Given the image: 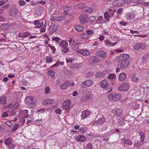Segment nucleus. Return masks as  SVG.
<instances>
[{
    "label": "nucleus",
    "mask_w": 149,
    "mask_h": 149,
    "mask_svg": "<svg viewBox=\"0 0 149 149\" xmlns=\"http://www.w3.org/2000/svg\"><path fill=\"white\" fill-rule=\"evenodd\" d=\"M100 86L104 89L107 90H109L108 92H109L112 91V88L110 87V85L108 83L107 80H105L101 81L100 83Z\"/></svg>",
    "instance_id": "nucleus-1"
},
{
    "label": "nucleus",
    "mask_w": 149,
    "mask_h": 149,
    "mask_svg": "<svg viewBox=\"0 0 149 149\" xmlns=\"http://www.w3.org/2000/svg\"><path fill=\"white\" fill-rule=\"evenodd\" d=\"M26 104L30 108H33L35 106V102L34 100L31 96H29L26 98Z\"/></svg>",
    "instance_id": "nucleus-2"
},
{
    "label": "nucleus",
    "mask_w": 149,
    "mask_h": 149,
    "mask_svg": "<svg viewBox=\"0 0 149 149\" xmlns=\"http://www.w3.org/2000/svg\"><path fill=\"white\" fill-rule=\"evenodd\" d=\"M108 97L110 100L114 101H117L121 99V95L120 94L118 93L114 95L111 94L108 95Z\"/></svg>",
    "instance_id": "nucleus-3"
},
{
    "label": "nucleus",
    "mask_w": 149,
    "mask_h": 149,
    "mask_svg": "<svg viewBox=\"0 0 149 149\" xmlns=\"http://www.w3.org/2000/svg\"><path fill=\"white\" fill-rule=\"evenodd\" d=\"M79 20L81 24L83 25L87 23L88 16L85 14H82L80 15Z\"/></svg>",
    "instance_id": "nucleus-4"
},
{
    "label": "nucleus",
    "mask_w": 149,
    "mask_h": 149,
    "mask_svg": "<svg viewBox=\"0 0 149 149\" xmlns=\"http://www.w3.org/2000/svg\"><path fill=\"white\" fill-rule=\"evenodd\" d=\"M111 113L114 116L120 117L122 115L123 111L121 109L115 108L112 110Z\"/></svg>",
    "instance_id": "nucleus-5"
},
{
    "label": "nucleus",
    "mask_w": 149,
    "mask_h": 149,
    "mask_svg": "<svg viewBox=\"0 0 149 149\" xmlns=\"http://www.w3.org/2000/svg\"><path fill=\"white\" fill-rule=\"evenodd\" d=\"M129 85L127 83H125L122 84L118 88L120 91H127L129 90Z\"/></svg>",
    "instance_id": "nucleus-6"
},
{
    "label": "nucleus",
    "mask_w": 149,
    "mask_h": 149,
    "mask_svg": "<svg viewBox=\"0 0 149 149\" xmlns=\"http://www.w3.org/2000/svg\"><path fill=\"white\" fill-rule=\"evenodd\" d=\"M96 55L102 59H105L107 56V54L104 52L102 50L97 51L95 53Z\"/></svg>",
    "instance_id": "nucleus-7"
},
{
    "label": "nucleus",
    "mask_w": 149,
    "mask_h": 149,
    "mask_svg": "<svg viewBox=\"0 0 149 149\" xmlns=\"http://www.w3.org/2000/svg\"><path fill=\"white\" fill-rule=\"evenodd\" d=\"M129 63L130 62L127 60L120 61L118 64V66L120 67L121 69H123L128 66Z\"/></svg>",
    "instance_id": "nucleus-8"
},
{
    "label": "nucleus",
    "mask_w": 149,
    "mask_h": 149,
    "mask_svg": "<svg viewBox=\"0 0 149 149\" xmlns=\"http://www.w3.org/2000/svg\"><path fill=\"white\" fill-rule=\"evenodd\" d=\"M145 44L142 42L136 43L133 46V48L136 50H138L140 49H143L145 48Z\"/></svg>",
    "instance_id": "nucleus-9"
},
{
    "label": "nucleus",
    "mask_w": 149,
    "mask_h": 149,
    "mask_svg": "<svg viewBox=\"0 0 149 149\" xmlns=\"http://www.w3.org/2000/svg\"><path fill=\"white\" fill-rule=\"evenodd\" d=\"M93 84V80L90 79L87 80L85 81H83L81 84V86L82 88H85L86 86L89 87L91 86Z\"/></svg>",
    "instance_id": "nucleus-10"
},
{
    "label": "nucleus",
    "mask_w": 149,
    "mask_h": 149,
    "mask_svg": "<svg viewBox=\"0 0 149 149\" xmlns=\"http://www.w3.org/2000/svg\"><path fill=\"white\" fill-rule=\"evenodd\" d=\"M76 52L84 56H88L91 54L89 51L85 49H83L76 50Z\"/></svg>",
    "instance_id": "nucleus-11"
},
{
    "label": "nucleus",
    "mask_w": 149,
    "mask_h": 149,
    "mask_svg": "<svg viewBox=\"0 0 149 149\" xmlns=\"http://www.w3.org/2000/svg\"><path fill=\"white\" fill-rule=\"evenodd\" d=\"M105 118L104 117L100 118L98 120L95 122L94 123L97 126H100L102 125L103 123L105 121Z\"/></svg>",
    "instance_id": "nucleus-12"
},
{
    "label": "nucleus",
    "mask_w": 149,
    "mask_h": 149,
    "mask_svg": "<svg viewBox=\"0 0 149 149\" xmlns=\"http://www.w3.org/2000/svg\"><path fill=\"white\" fill-rule=\"evenodd\" d=\"M100 61V59L97 56H94L90 57L89 58V62L90 63H98Z\"/></svg>",
    "instance_id": "nucleus-13"
},
{
    "label": "nucleus",
    "mask_w": 149,
    "mask_h": 149,
    "mask_svg": "<svg viewBox=\"0 0 149 149\" xmlns=\"http://www.w3.org/2000/svg\"><path fill=\"white\" fill-rule=\"evenodd\" d=\"M19 12L18 9L14 8L11 10L9 11V15L11 16L15 17L17 16Z\"/></svg>",
    "instance_id": "nucleus-14"
},
{
    "label": "nucleus",
    "mask_w": 149,
    "mask_h": 149,
    "mask_svg": "<svg viewBox=\"0 0 149 149\" xmlns=\"http://www.w3.org/2000/svg\"><path fill=\"white\" fill-rule=\"evenodd\" d=\"M129 56L126 54H121L117 58L118 60L119 59L120 61H123L127 60L129 58Z\"/></svg>",
    "instance_id": "nucleus-15"
},
{
    "label": "nucleus",
    "mask_w": 149,
    "mask_h": 149,
    "mask_svg": "<svg viewBox=\"0 0 149 149\" xmlns=\"http://www.w3.org/2000/svg\"><path fill=\"white\" fill-rule=\"evenodd\" d=\"M76 141L78 142L85 141L86 140V138L84 135H79L75 138Z\"/></svg>",
    "instance_id": "nucleus-16"
},
{
    "label": "nucleus",
    "mask_w": 149,
    "mask_h": 149,
    "mask_svg": "<svg viewBox=\"0 0 149 149\" xmlns=\"http://www.w3.org/2000/svg\"><path fill=\"white\" fill-rule=\"evenodd\" d=\"M135 16L134 13L133 12H127L125 15V17L127 20H130L132 19Z\"/></svg>",
    "instance_id": "nucleus-17"
},
{
    "label": "nucleus",
    "mask_w": 149,
    "mask_h": 149,
    "mask_svg": "<svg viewBox=\"0 0 149 149\" xmlns=\"http://www.w3.org/2000/svg\"><path fill=\"white\" fill-rule=\"evenodd\" d=\"M90 114V112L88 109L83 111L81 115V119H85L89 116Z\"/></svg>",
    "instance_id": "nucleus-18"
},
{
    "label": "nucleus",
    "mask_w": 149,
    "mask_h": 149,
    "mask_svg": "<svg viewBox=\"0 0 149 149\" xmlns=\"http://www.w3.org/2000/svg\"><path fill=\"white\" fill-rule=\"evenodd\" d=\"M57 27L54 25H52L51 26L49 29V34L52 35L53 33L56 31L57 30Z\"/></svg>",
    "instance_id": "nucleus-19"
},
{
    "label": "nucleus",
    "mask_w": 149,
    "mask_h": 149,
    "mask_svg": "<svg viewBox=\"0 0 149 149\" xmlns=\"http://www.w3.org/2000/svg\"><path fill=\"white\" fill-rule=\"evenodd\" d=\"M92 97V93L91 91H89V94L87 95L86 94H85L84 95L82 96L81 99L83 101H86L88 100Z\"/></svg>",
    "instance_id": "nucleus-20"
},
{
    "label": "nucleus",
    "mask_w": 149,
    "mask_h": 149,
    "mask_svg": "<svg viewBox=\"0 0 149 149\" xmlns=\"http://www.w3.org/2000/svg\"><path fill=\"white\" fill-rule=\"evenodd\" d=\"M34 24L37 25L36 26L35 28H40L43 25V22H41L39 20H36L33 22Z\"/></svg>",
    "instance_id": "nucleus-21"
},
{
    "label": "nucleus",
    "mask_w": 149,
    "mask_h": 149,
    "mask_svg": "<svg viewBox=\"0 0 149 149\" xmlns=\"http://www.w3.org/2000/svg\"><path fill=\"white\" fill-rule=\"evenodd\" d=\"M69 81H66L64 84L60 86V88L62 90H65L69 88Z\"/></svg>",
    "instance_id": "nucleus-22"
},
{
    "label": "nucleus",
    "mask_w": 149,
    "mask_h": 149,
    "mask_svg": "<svg viewBox=\"0 0 149 149\" xmlns=\"http://www.w3.org/2000/svg\"><path fill=\"white\" fill-rule=\"evenodd\" d=\"M58 45L62 48L66 45H68V43L67 42L64 40H62L57 42Z\"/></svg>",
    "instance_id": "nucleus-23"
},
{
    "label": "nucleus",
    "mask_w": 149,
    "mask_h": 149,
    "mask_svg": "<svg viewBox=\"0 0 149 149\" xmlns=\"http://www.w3.org/2000/svg\"><path fill=\"white\" fill-rule=\"evenodd\" d=\"M54 100H53L49 99L44 100L42 102V104L45 105H49L51 104L52 103L54 102Z\"/></svg>",
    "instance_id": "nucleus-24"
},
{
    "label": "nucleus",
    "mask_w": 149,
    "mask_h": 149,
    "mask_svg": "<svg viewBox=\"0 0 149 149\" xmlns=\"http://www.w3.org/2000/svg\"><path fill=\"white\" fill-rule=\"evenodd\" d=\"M126 78V74L125 73H122L120 74L119 76L118 79L121 81H123Z\"/></svg>",
    "instance_id": "nucleus-25"
},
{
    "label": "nucleus",
    "mask_w": 149,
    "mask_h": 149,
    "mask_svg": "<svg viewBox=\"0 0 149 149\" xmlns=\"http://www.w3.org/2000/svg\"><path fill=\"white\" fill-rule=\"evenodd\" d=\"M143 143V141L141 140L139 141H136L134 144V146L136 147L137 148H140L142 147V145Z\"/></svg>",
    "instance_id": "nucleus-26"
},
{
    "label": "nucleus",
    "mask_w": 149,
    "mask_h": 149,
    "mask_svg": "<svg viewBox=\"0 0 149 149\" xmlns=\"http://www.w3.org/2000/svg\"><path fill=\"white\" fill-rule=\"evenodd\" d=\"M105 73H106V72H98L95 74V77L97 78L104 77V76Z\"/></svg>",
    "instance_id": "nucleus-27"
},
{
    "label": "nucleus",
    "mask_w": 149,
    "mask_h": 149,
    "mask_svg": "<svg viewBox=\"0 0 149 149\" xmlns=\"http://www.w3.org/2000/svg\"><path fill=\"white\" fill-rule=\"evenodd\" d=\"M71 102L70 100H68L65 101L63 103L62 107L65 109H67V107H68L70 104Z\"/></svg>",
    "instance_id": "nucleus-28"
},
{
    "label": "nucleus",
    "mask_w": 149,
    "mask_h": 149,
    "mask_svg": "<svg viewBox=\"0 0 149 149\" xmlns=\"http://www.w3.org/2000/svg\"><path fill=\"white\" fill-rule=\"evenodd\" d=\"M61 51L63 53H67L70 51V49L68 47V45H66L62 48H61Z\"/></svg>",
    "instance_id": "nucleus-29"
},
{
    "label": "nucleus",
    "mask_w": 149,
    "mask_h": 149,
    "mask_svg": "<svg viewBox=\"0 0 149 149\" xmlns=\"http://www.w3.org/2000/svg\"><path fill=\"white\" fill-rule=\"evenodd\" d=\"M54 60L51 56H47L45 58V62L46 63H51Z\"/></svg>",
    "instance_id": "nucleus-30"
},
{
    "label": "nucleus",
    "mask_w": 149,
    "mask_h": 149,
    "mask_svg": "<svg viewBox=\"0 0 149 149\" xmlns=\"http://www.w3.org/2000/svg\"><path fill=\"white\" fill-rule=\"evenodd\" d=\"M124 143L127 146H130L132 143V141L127 138L125 137L124 138Z\"/></svg>",
    "instance_id": "nucleus-31"
},
{
    "label": "nucleus",
    "mask_w": 149,
    "mask_h": 149,
    "mask_svg": "<svg viewBox=\"0 0 149 149\" xmlns=\"http://www.w3.org/2000/svg\"><path fill=\"white\" fill-rule=\"evenodd\" d=\"M79 44L77 42H74L70 45L71 48L72 49H77L79 47Z\"/></svg>",
    "instance_id": "nucleus-32"
},
{
    "label": "nucleus",
    "mask_w": 149,
    "mask_h": 149,
    "mask_svg": "<svg viewBox=\"0 0 149 149\" xmlns=\"http://www.w3.org/2000/svg\"><path fill=\"white\" fill-rule=\"evenodd\" d=\"M104 19H105L106 21L107 22H109L110 21V19L109 18H111V16H109V14L106 11L104 13Z\"/></svg>",
    "instance_id": "nucleus-33"
},
{
    "label": "nucleus",
    "mask_w": 149,
    "mask_h": 149,
    "mask_svg": "<svg viewBox=\"0 0 149 149\" xmlns=\"http://www.w3.org/2000/svg\"><path fill=\"white\" fill-rule=\"evenodd\" d=\"M0 103L1 104L3 105L6 104V97L3 96L0 98Z\"/></svg>",
    "instance_id": "nucleus-34"
},
{
    "label": "nucleus",
    "mask_w": 149,
    "mask_h": 149,
    "mask_svg": "<svg viewBox=\"0 0 149 149\" xmlns=\"http://www.w3.org/2000/svg\"><path fill=\"white\" fill-rule=\"evenodd\" d=\"M117 121L118 125H119V126H122L124 124V119L122 118L118 119Z\"/></svg>",
    "instance_id": "nucleus-35"
},
{
    "label": "nucleus",
    "mask_w": 149,
    "mask_h": 149,
    "mask_svg": "<svg viewBox=\"0 0 149 149\" xmlns=\"http://www.w3.org/2000/svg\"><path fill=\"white\" fill-rule=\"evenodd\" d=\"M12 139L11 138H9L6 139L5 141L4 142L6 144L7 146L9 145L11 142H12Z\"/></svg>",
    "instance_id": "nucleus-36"
},
{
    "label": "nucleus",
    "mask_w": 149,
    "mask_h": 149,
    "mask_svg": "<svg viewBox=\"0 0 149 149\" xmlns=\"http://www.w3.org/2000/svg\"><path fill=\"white\" fill-rule=\"evenodd\" d=\"M47 46L50 48L51 50L52 51V53L53 54L55 53L56 49L54 46H52L50 44H48L47 45Z\"/></svg>",
    "instance_id": "nucleus-37"
},
{
    "label": "nucleus",
    "mask_w": 149,
    "mask_h": 149,
    "mask_svg": "<svg viewBox=\"0 0 149 149\" xmlns=\"http://www.w3.org/2000/svg\"><path fill=\"white\" fill-rule=\"evenodd\" d=\"M144 3V0H138L134 1L133 3L135 4H142Z\"/></svg>",
    "instance_id": "nucleus-38"
},
{
    "label": "nucleus",
    "mask_w": 149,
    "mask_h": 149,
    "mask_svg": "<svg viewBox=\"0 0 149 149\" xmlns=\"http://www.w3.org/2000/svg\"><path fill=\"white\" fill-rule=\"evenodd\" d=\"M65 18L64 16H61L58 17L56 16V20L58 21H61L64 20Z\"/></svg>",
    "instance_id": "nucleus-39"
},
{
    "label": "nucleus",
    "mask_w": 149,
    "mask_h": 149,
    "mask_svg": "<svg viewBox=\"0 0 149 149\" xmlns=\"http://www.w3.org/2000/svg\"><path fill=\"white\" fill-rule=\"evenodd\" d=\"M93 9L91 8L86 7L84 9V12L88 13H91L92 12Z\"/></svg>",
    "instance_id": "nucleus-40"
},
{
    "label": "nucleus",
    "mask_w": 149,
    "mask_h": 149,
    "mask_svg": "<svg viewBox=\"0 0 149 149\" xmlns=\"http://www.w3.org/2000/svg\"><path fill=\"white\" fill-rule=\"evenodd\" d=\"M22 113L24 115L23 116L24 118H26L29 116V115L28 114V111L27 110H25L23 111Z\"/></svg>",
    "instance_id": "nucleus-41"
},
{
    "label": "nucleus",
    "mask_w": 149,
    "mask_h": 149,
    "mask_svg": "<svg viewBox=\"0 0 149 149\" xmlns=\"http://www.w3.org/2000/svg\"><path fill=\"white\" fill-rule=\"evenodd\" d=\"M103 16H100L97 20L96 21H97L98 23H104L105 22V21L104 20H103Z\"/></svg>",
    "instance_id": "nucleus-42"
},
{
    "label": "nucleus",
    "mask_w": 149,
    "mask_h": 149,
    "mask_svg": "<svg viewBox=\"0 0 149 149\" xmlns=\"http://www.w3.org/2000/svg\"><path fill=\"white\" fill-rule=\"evenodd\" d=\"M48 73L49 75L52 76H54L55 74L54 70L51 69L48 71Z\"/></svg>",
    "instance_id": "nucleus-43"
},
{
    "label": "nucleus",
    "mask_w": 149,
    "mask_h": 149,
    "mask_svg": "<svg viewBox=\"0 0 149 149\" xmlns=\"http://www.w3.org/2000/svg\"><path fill=\"white\" fill-rule=\"evenodd\" d=\"M75 29L77 31H81L84 30L83 28L81 26L78 25L75 27Z\"/></svg>",
    "instance_id": "nucleus-44"
},
{
    "label": "nucleus",
    "mask_w": 149,
    "mask_h": 149,
    "mask_svg": "<svg viewBox=\"0 0 149 149\" xmlns=\"http://www.w3.org/2000/svg\"><path fill=\"white\" fill-rule=\"evenodd\" d=\"M141 139V141L143 142L144 140L145 135L141 131H140L139 132Z\"/></svg>",
    "instance_id": "nucleus-45"
},
{
    "label": "nucleus",
    "mask_w": 149,
    "mask_h": 149,
    "mask_svg": "<svg viewBox=\"0 0 149 149\" xmlns=\"http://www.w3.org/2000/svg\"><path fill=\"white\" fill-rule=\"evenodd\" d=\"M79 130L82 134L85 133L87 129L85 127L83 126L79 128Z\"/></svg>",
    "instance_id": "nucleus-46"
},
{
    "label": "nucleus",
    "mask_w": 149,
    "mask_h": 149,
    "mask_svg": "<svg viewBox=\"0 0 149 149\" xmlns=\"http://www.w3.org/2000/svg\"><path fill=\"white\" fill-rule=\"evenodd\" d=\"M36 123L34 124L37 125H40L42 123V120L40 119H38L35 121Z\"/></svg>",
    "instance_id": "nucleus-47"
},
{
    "label": "nucleus",
    "mask_w": 149,
    "mask_h": 149,
    "mask_svg": "<svg viewBox=\"0 0 149 149\" xmlns=\"http://www.w3.org/2000/svg\"><path fill=\"white\" fill-rule=\"evenodd\" d=\"M72 7L70 6H65L63 7V10L64 12H65L68 11Z\"/></svg>",
    "instance_id": "nucleus-48"
},
{
    "label": "nucleus",
    "mask_w": 149,
    "mask_h": 149,
    "mask_svg": "<svg viewBox=\"0 0 149 149\" xmlns=\"http://www.w3.org/2000/svg\"><path fill=\"white\" fill-rule=\"evenodd\" d=\"M105 45L107 46H111V45L112 44V42H111L109 40L107 39L104 41Z\"/></svg>",
    "instance_id": "nucleus-49"
},
{
    "label": "nucleus",
    "mask_w": 149,
    "mask_h": 149,
    "mask_svg": "<svg viewBox=\"0 0 149 149\" xmlns=\"http://www.w3.org/2000/svg\"><path fill=\"white\" fill-rule=\"evenodd\" d=\"M9 149H13L15 146V145L13 143L11 142L9 145L7 146Z\"/></svg>",
    "instance_id": "nucleus-50"
},
{
    "label": "nucleus",
    "mask_w": 149,
    "mask_h": 149,
    "mask_svg": "<svg viewBox=\"0 0 149 149\" xmlns=\"http://www.w3.org/2000/svg\"><path fill=\"white\" fill-rule=\"evenodd\" d=\"M64 72L66 74L70 75L72 74V71H69L68 69H66L64 71Z\"/></svg>",
    "instance_id": "nucleus-51"
},
{
    "label": "nucleus",
    "mask_w": 149,
    "mask_h": 149,
    "mask_svg": "<svg viewBox=\"0 0 149 149\" xmlns=\"http://www.w3.org/2000/svg\"><path fill=\"white\" fill-rule=\"evenodd\" d=\"M96 19L95 17L94 16H91L89 19V20L91 22H94Z\"/></svg>",
    "instance_id": "nucleus-52"
},
{
    "label": "nucleus",
    "mask_w": 149,
    "mask_h": 149,
    "mask_svg": "<svg viewBox=\"0 0 149 149\" xmlns=\"http://www.w3.org/2000/svg\"><path fill=\"white\" fill-rule=\"evenodd\" d=\"M81 36L83 39H86L88 37V35L87 33H84L81 35Z\"/></svg>",
    "instance_id": "nucleus-53"
},
{
    "label": "nucleus",
    "mask_w": 149,
    "mask_h": 149,
    "mask_svg": "<svg viewBox=\"0 0 149 149\" xmlns=\"http://www.w3.org/2000/svg\"><path fill=\"white\" fill-rule=\"evenodd\" d=\"M18 126L17 124H15L13 126L12 130L14 132L15 131L18 127Z\"/></svg>",
    "instance_id": "nucleus-54"
},
{
    "label": "nucleus",
    "mask_w": 149,
    "mask_h": 149,
    "mask_svg": "<svg viewBox=\"0 0 149 149\" xmlns=\"http://www.w3.org/2000/svg\"><path fill=\"white\" fill-rule=\"evenodd\" d=\"M115 76L116 75L115 74H111L109 75L108 77L110 79H112L114 78Z\"/></svg>",
    "instance_id": "nucleus-55"
},
{
    "label": "nucleus",
    "mask_w": 149,
    "mask_h": 149,
    "mask_svg": "<svg viewBox=\"0 0 149 149\" xmlns=\"http://www.w3.org/2000/svg\"><path fill=\"white\" fill-rule=\"evenodd\" d=\"M45 94H47L49 93L50 91V88L48 86L46 87L45 89Z\"/></svg>",
    "instance_id": "nucleus-56"
},
{
    "label": "nucleus",
    "mask_w": 149,
    "mask_h": 149,
    "mask_svg": "<svg viewBox=\"0 0 149 149\" xmlns=\"http://www.w3.org/2000/svg\"><path fill=\"white\" fill-rule=\"evenodd\" d=\"M92 145L91 143H88L86 146V149H92Z\"/></svg>",
    "instance_id": "nucleus-57"
},
{
    "label": "nucleus",
    "mask_w": 149,
    "mask_h": 149,
    "mask_svg": "<svg viewBox=\"0 0 149 149\" xmlns=\"http://www.w3.org/2000/svg\"><path fill=\"white\" fill-rule=\"evenodd\" d=\"M109 136V134L108 133H106L104 135H100L98 136V137L101 138L102 137H107Z\"/></svg>",
    "instance_id": "nucleus-58"
},
{
    "label": "nucleus",
    "mask_w": 149,
    "mask_h": 149,
    "mask_svg": "<svg viewBox=\"0 0 149 149\" xmlns=\"http://www.w3.org/2000/svg\"><path fill=\"white\" fill-rule=\"evenodd\" d=\"M86 32L88 35H90L94 33V31L92 30H87L86 31Z\"/></svg>",
    "instance_id": "nucleus-59"
},
{
    "label": "nucleus",
    "mask_w": 149,
    "mask_h": 149,
    "mask_svg": "<svg viewBox=\"0 0 149 149\" xmlns=\"http://www.w3.org/2000/svg\"><path fill=\"white\" fill-rule=\"evenodd\" d=\"M19 3L20 5L21 6H23L25 5V2L24 1L20 0L19 1Z\"/></svg>",
    "instance_id": "nucleus-60"
},
{
    "label": "nucleus",
    "mask_w": 149,
    "mask_h": 149,
    "mask_svg": "<svg viewBox=\"0 0 149 149\" xmlns=\"http://www.w3.org/2000/svg\"><path fill=\"white\" fill-rule=\"evenodd\" d=\"M52 40L55 41L57 42H59L60 40V39L58 37H54L52 38Z\"/></svg>",
    "instance_id": "nucleus-61"
},
{
    "label": "nucleus",
    "mask_w": 149,
    "mask_h": 149,
    "mask_svg": "<svg viewBox=\"0 0 149 149\" xmlns=\"http://www.w3.org/2000/svg\"><path fill=\"white\" fill-rule=\"evenodd\" d=\"M86 5L84 3H80L78 4V6L80 8H82L85 7Z\"/></svg>",
    "instance_id": "nucleus-62"
},
{
    "label": "nucleus",
    "mask_w": 149,
    "mask_h": 149,
    "mask_svg": "<svg viewBox=\"0 0 149 149\" xmlns=\"http://www.w3.org/2000/svg\"><path fill=\"white\" fill-rule=\"evenodd\" d=\"M55 112L57 114H60L61 113L62 111L60 109H57L55 110Z\"/></svg>",
    "instance_id": "nucleus-63"
},
{
    "label": "nucleus",
    "mask_w": 149,
    "mask_h": 149,
    "mask_svg": "<svg viewBox=\"0 0 149 149\" xmlns=\"http://www.w3.org/2000/svg\"><path fill=\"white\" fill-rule=\"evenodd\" d=\"M13 107L15 109H17L19 106V104L17 102L15 103L13 105Z\"/></svg>",
    "instance_id": "nucleus-64"
}]
</instances>
